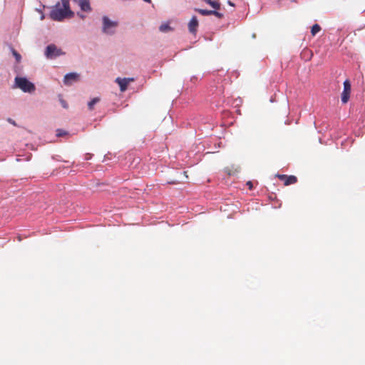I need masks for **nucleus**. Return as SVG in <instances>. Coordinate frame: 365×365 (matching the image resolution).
Listing matches in <instances>:
<instances>
[{"label":"nucleus","instance_id":"1","mask_svg":"<svg viewBox=\"0 0 365 365\" xmlns=\"http://www.w3.org/2000/svg\"><path fill=\"white\" fill-rule=\"evenodd\" d=\"M73 16V13L70 10L69 2L67 0L63 1V7H60L58 4L50 13V17L54 21H62L68 16Z\"/></svg>","mask_w":365,"mask_h":365},{"label":"nucleus","instance_id":"2","mask_svg":"<svg viewBox=\"0 0 365 365\" xmlns=\"http://www.w3.org/2000/svg\"><path fill=\"white\" fill-rule=\"evenodd\" d=\"M16 86L24 92L31 93L36 89L35 86L25 78L16 77L15 78Z\"/></svg>","mask_w":365,"mask_h":365},{"label":"nucleus","instance_id":"3","mask_svg":"<svg viewBox=\"0 0 365 365\" xmlns=\"http://www.w3.org/2000/svg\"><path fill=\"white\" fill-rule=\"evenodd\" d=\"M64 53L54 44L48 45L45 51V55L48 58H54L63 55Z\"/></svg>","mask_w":365,"mask_h":365},{"label":"nucleus","instance_id":"4","mask_svg":"<svg viewBox=\"0 0 365 365\" xmlns=\"http://www.w3.org/2000/svg\"><path fill=\"white\" fill-rule=\"evenodd\" d=\"M103 31L106 34H112L114 33L111 29H115L118 26L116 21H110L107 16L103 17Z\"/></svg>","mask_w":365,"mask_h":365},{"label":"nucleus","instance_id":"5","mask_svg":"<svg viewBox=\"0 0 365 365\" xmlns=\"http://www.w3.org/2000/svg\"><path fill=\"white\" fill-rule=\"evenodd\" d=\"M351 89V83L349 80L347 79L344 82V90L341 93V102L344 104L349 100Z\"/></svg>","mask_w":365,"mask_h":365},{"label":"nucleus","instance_id":"6","mask_svg":"<svg viewBox=\"0 0 365 365\" xmlns=\"http://www.w3.org/2000/svg\"><path fill=\"white\" fill-rule=\"evenodd\" d=\"M277 177L284 182V185L287 186L294 184L297 182V178L294 175H277Z\"/></svg>","mask_w":365,"mask_h":365},{"label":"nucleus","instance_id":"7","mask_svg":"<svg viewBox=\"0 0 365 365\" xmlns=\"http://www.w3.org/2000/svg\"><path fill=\"white\" fill-rule=\"evenodd\" d=\"M133 81H134V79L132 78H117L115 79V82L119 85L120 90L122 92H124L125 91H126L129 83L132 82Z\"/></svg>","mask_w":365,"mask_h":365},{"label":"nucleus","instance_id":"8","mask_svg":"<svg viewBox=\"0 0 365 365\" xmlns=\"http://www.w3.org/2000/svg\"><path fill=\"white\" fill-rule=\"evenodd\" d=\"M75 3L85 12H90L91 7L90 5V0H73Z\"/></svg>","mask_w":365,"mask_h":365},{"label":"nucleus","instance_id":"9","mask_svg":"<svg viewBox=\"0 0 365 365\" xmlns=\"http://www.w3.org/2000/svg\"><path fill=\"white\" fill-rule=\"evenodd\" d=\"M79 76L76 73H70L66 74L64 76L63 83L65 85L70 86L74 81H77L78 80Z\"/></svg>","mask_w":365,"mask_h":365},{"label":"nucleus","instance_id":"10","mask_svg":"<svg viewBox=\"0 0 365 365\" xmlns=\"http://www.w3.org/2000/svg\"><path fill=\"white\" fill-rule=\"evenodd\" d=\"M199 23L195 16H192L188 24L189 31L192 34H195L198 27Z\"/></svg>","mask_w":365,"mask_h":365},{"label":"nucleus","instance_id":"11","mask_svg":"<svg viewBox=\"0 0 365 365\" xmlns=\"http://www.w3.org/2000/svg\"><path fill=\"white\" fill-rule=\"evenodd\" d=\"M195 11L202 16H210L212 14V10H207L195 8Z\"/></svg>","mask_w":365,"mask_h":365},{"label":"nucleus","instance_id":"12","mask_svg":"<svg viewBox=\"0 0 365 365\" xmlns=\"http://www.w3.org/2000/svg\"><path fill=\"white\" fill-rule=\"evenodd\" d=\"M100 98L96 97L93 98L91 101L88 103V107L90 110H92L94 109V106L100 101Z\"/></svg>","mask_w":365,"mask_h":365},{"label":"nucleus","instance_id":"13","mask_svg":"<svg viewBox=\"0 0 365 365\" xmlns=\"http://www.w3.org/2000/svg\"><path fill=\"white\" fill-rule=\"evenodd\" d=\"M159 30L161 32L166 33L172 31L173 29L170 26L169 24L165 23L160 25V26L159 27Z\"/></svg>","mask_w":365,"mask_h":365},{"label":"nucleus","instance_id":"14","mask_svg":"<svg viewBox=\"0 0 365 365\" xmlns=\"http://www.w3.org/2000/svg\"><path fill=\"white\" fill-rule=\"evenodd\" d=\"M321 31V26L316 24L312 26L311 29V34L313 36H314L317 33H319Z\"/></svg>","mask_w":365,"mask_h":365},{"label":"nucleus","instance_id":"15","mask_svg":"<svg viewBox=\"0 0 365 365\" xmlns=\"http://www.w3.org/2000/svg\"><path fill=\"white\" fill-rule=\"evenodd\" d=\"M210 6H211L213 9L218 10L220 9V4L217 1H211L209 4Z\"/></svg>","mask_w":365,"mask_h":365},{"label":"nucleus","instance_id":"16","mask_svg":"<svg viewBox=\"0 0 365 365\" xmlns=\"http://www.w3.org/2000/svg\"><path fill=\"white\" fill-rule=\"evenodd\" d=\"M11 51H12V53H13L14 56L15 57L16 61L19 62L21 58V55L14 48H12Z\"/></svg>","mask_w":365,"mask_h":365},{"label":"nucleus","instance_id":"17","mask_svg":"<svg viewBox=\"0 0 365 365\" xmlns=\"http://www.w3.org/2000/svg\"><path fill=\"white\" fill-rule=\"evenodd\" d=\"M219 19H222L223 17V14L222 13L218 12L217 11H212V14Z\"/></svg>","mask_w":365,"mask_h":365},{"label":"nucleus","instance_id":"18","mask_svg":"<svg viewBox=\"0 0 365 365\" xmlns=\"http://www.w3.org/2000/svg\"><path fill=\"white\" fill-rule=\"evenodd\" d=\"M57 133H56V135L58 136V137H61V136H63V135H65L66 134V132L63 130H57Z\"/></svg>","mask_w":365,"mask_h":365},{"label":"nucleus","instance_id":"19","mask_svg":"<svg viewBox=\"0 0 365 365\" xmlns=\"http://www.w3.org/2000/svg\"><path fill=\"white\" fill-rule=\"evenodd\" d=\"M61 103L62 106L64 108H68V104H67V103L64 100L61 99Z\"/></svg>","mask_w":365,"mask_h":365},{"label":"nucleus","instance_id":"20","mask_svg":"<svg viewBox=\"0 0 365 365\" xmlns=\"http://www.w3.org/2000/svg\"><path fill=\"white\" fill-rule=\"evenodd\" d=\"M247 185L248 186L250 190H252L253 187L252 182L251 181H248L247 182Z\"/></svg>","mask_w":365,"mask_h":365},{"label":"nucleus","instance_id":"21","mask_svg":"<svg viewBox=\"0 0 365 365\" xmlns=\"http://www.w3.org/2000/svg\"><path fill=\"white\" fill-rule=\"evenodd\" d=\"M8 121H9L10 123H11V124H13V125H16L15 122H14L12 119L9 118V119H8Z\"/></svg>","mask_w":365,"mask_h":365},{"label":"nucleus","instance_id":"22","mask_svg":"<svg viewBox=\"0 0 365 365\" xmlns=\"http://www.w3.org/2000/svg\"><path fill=\"white\" fill-rule=\"evenodd\" d=\"M212 0H204L205 2H206L207 4L210 3Z\"/></svg>","mask_w":365,"mask_h":365},{"label":"nucleus","instance_id":"23","mask_svg":"<svg viewBox=\"0 0 365 365\" xmlns=\"http://www.w3.org/2000/svg\"><path fill=\"white\" fill-rule=\"evenodd\" d=\"M228 4H229L230 6H234V4H233V3H232L230 1H228Z\"/></svg>","mask_w":365,"mask_h":365},{"label":"nucleus","instance_id":"24","mask_svg":"<svg viewBox=\"0 0 365 365\" xmlns=\"http://www.w3.org/2000/svg\"><path fill=\"white\" fill-rule=\"evenodd\" d=\"M145 2H148V3H150L151 2V0H143Z\"/></svg>","mask_w":365,"mask_h":365},{"label":"nucleus","instance_id":"25","mask_svg":"<svg viewBox=\"0 0 365 365\" xmlns=\"http://www.w3.org/2000/svg\"><path fill=\"white\" fill-rule=\"evenodd\" d=\"M78 15H79L82 19H83V18H84V16L81 15V14H78Z\"/></svg>","mask_w":365,"mask_h":365}]
</instances>
